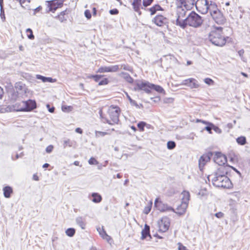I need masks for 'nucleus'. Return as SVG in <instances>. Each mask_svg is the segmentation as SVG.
Returning a JSON list of instances; mask_svg holds the SVG:
<instances>
[{
    "instance_id": "f257e3e1",
    "label": "nucleus",
    "mask_w": 250,
    "mask_h": 250,
    "mask_svg": "<svg viewBox=\"0 0 250 250\" xmlns=\"http://www.w3.org/2000/svg\"><path fill=\"white\" fill-rule=\"evenodd\" d=\"M227 168L222 167L220 169H216L215 172L208 176V180H211L212 184L216 187L225 188H231V182L227 176L230 171H228Z\"/></svg>"
},
{
    "instance_id": "f03ea898",
    "label": "nucleus",
    "mask_w": 250,
    "mask_h": 250,
    "mask_svg": "<svg viewBox=\"0 0 250 250\" xmlns=\"http://www.w3.org/2000/svg\"><path fill=\"white\" fill-rule=\"evenodd\" d=\"M223 33V28L213 26L208 35L209 40L214 45L218 46H224L229 39Z\"/></svg>"
},
{
    "instance_id": "7ed1b4c3",
    "label": "nucleus",
    "mask_w": 250,
    "mask_h": 250,
    "mask_svg": "<svg viewBox=\"0 0 250 250\" xmlns=\"http://www.w3.org/2000/svg\"><path fill=\"white\" fill-rule=\"evenodd\" d=\"M121 113V109L118 106L114 105L109 106L104 117L106 123L111 125L118 124Z\"/></svg>"
},
{
    "instance_id": "20e7f679",
    "label": "nucleus",
    "mask_w": 250,
    "mask_h": 250,
    "mask_svg": "<svg viewBox=\"0 0 250 250\" xmlns=\"http://www.w3.org/2000/svg\"><path fill=\"white\" fill-rule=\"evenodd\" d=\"M214 162L218 166L217 169H220L221 167L228 168V171H230L231 169L235 170L232 167L229 166L227 164V158L225 155L220 152L215 153L213 157Z\"/></svg>"
},
{
    "instance_id": "39448f33",
    "label": "nucleus",
    "mask_w": 250,
    "mask_h": 250,
    "mask_svg": "<svg viewBox=\"0 0 250 250\" xmlns=\"http://www.w3.org/2000/svg\"><path fill=\"white\" fill-rule=\"evenodd\" d=\"M36 106L35 101L32 100H28L26 101H21L15 105L17 110L20 111H31L35 109Z\"/></svg>"
},
{
    "instance_id": "423d86ee",
    "label": "nucleus",
    "mask_w": 250,
    "mask_h": 250,
    "mask_svg": "<svg viewBox=\"0 0 250 250\" xmlns=\"http://www.w3.org/2000/svg\"><path fill=\"white\" fill-rule=\"evenodd\" d=\"M203 22L202 18L195 12H191L187 17L186 26L188 25L191 26L197 27L201 25Z\"/></svg>"
},
{
    "instance_id": "0eeeda50",
    "label": "nucleus",
    "mask_w": 250,
    "mask_h": 250,
    "mask_svg": "<svg viewBox=\"0 0 250 250\" xmlns=\"http://www.w3.org/2000/svg\"><path fill=\"white\" fill-rule=\"evenodd\" d=\"M63 0H51L45 2L46 10L48 13H54L57 9L61 8L63 6Z\"/></svg>"
},
{
    "instance_id": "6e6552de",
    "label": "nucleus",
    "mask_w": 250,
    "mask_h": 250,
    "mask_svg": "<svg viewBox=\"0 0 250 250\" xmlns=\"http://www.w3.org/2000/svg\"><path fill=\"white\" fill-rule=\"evenodd\" d=\"M171 221L169 217L163 216L159 219L157 223L158 231L160 233L167 231L170 226Z\"/></svg>"
},
{
    "instance_id": "1a4fd4ad",
    "label": "nucleus",
    "mask_w": 250,
    "mask_h": 250,
    "mask_svg": "<svg viewBox=\"0 0 250 250\" xmlns=\"http://www.w3.org/2000/svg\"><path fill=\"white\" fill-rule=\"evenodd\" d=\"M177 8L180 10L184 9L185 10H189L192 8L194 0H176Z\"/></svg>"
},
{
    "instance_id": "9d476101",
    "label": "nucleus",
    "mask_w": 250,
    "mask_h": 250,
    "mask_svg": "<svg viewBox=\"0 0 250 250\" xmlns=\"http://www.w3.org/2000/svg\"><path fill=\"white\" fill-rule=\"evenodd\" d=\"M186 11L184 9L178 10L177 8L176 24L182 28L186 26L187 18H186Z\"/></svg>"
},
{
    "instance_id": "9b49d317",
    "label": "nucleus",
    "mask_w": 250,
    "mask_h": 250,
    "mask_svg": "<svg viewBox=\"0 0 250 250\" xmlns=\"http://www.w3.org/2000/svg\"><path fill=\"white\" fill-rule=\"evenodd\" d=\"M208 0H197L195 3L196 9L203 14L207 13L208 11Z\"/></svg>"
},
{
    "instance_id": "f8f14e48",
    "label": "nucleus",
    "mask_w": 250,
    "mask_h": 250,
    "mask_svg": "<svg viewBox=\"0 0 250 250\" xmlns=\"http://www.w3.org/2000/svg\"><path fill=\"white\" fill-rule=\"evenodd\" d=\"M151 83L148 82H140L136 83L134 89L136 91H144L147 93L151 92Z\"/></svg>"
},
{
    "instance_id": "ddd939ff",
    "label": "nucleus",
    "mask_w": 250,
    "mask_h": 250,
    "mask_svg": "<svg viewBox=\"0 0 250 250\" xmlns=\"http://www.w3.org/2000/svg\"><path fill=\"white\" fill-rule=\"evenodd\" d=\"M89 78L93 79L96 83H98L99 86L105 85L109 83V80L105 75L95 74L89 76Z\"/></svg>"
},
{
    "instance_id": "4468645a",
    "label": "nucleus",
    "mask_w": 250,
    "mask_h": 250,
    "mask_svg": "<svg viewBox=\"0 0 250 250\" xmlns=\"http://www.w3.org/2000/svg\"><path fill=\"white\" fill-rule=\"evenodd\" d=\"M182 84L187 86L191 89L198 88L200 87V84L197 80L192 78L184 80L182 82Z\"/></svg>"
},
{
    "instance_id": "2eb2a0df",
    "label": "nucleus",
    "mask_w": 250,
    "mask_h": 250,
    "mask_svg": "<svg viewBox=\"0 0 250 250\" xmlns=\"http://www.w3.org/2000/svg\"><path fill=\"white\" fill-rule=\"evenodd\" d=\"M119 70V65H114L109 66H101L97 70V73H104L108 72H115Z\"/></svg>"
},
{
    "instance_id": "dca6fc26",
    "label": "nucleus",
    "mask_w": 250,
    "mask_h": 250,
    "mask_svg": "<svg viewBox=\"0 0 250 250\" xmlns=\"http://www.w3.org/2000/svg\"><path fill=\"white\" fill-rule=\"evenodd\" d=\"M154 206L157 209L161 212H164L166 211H174V209L173 208L165 206L163 202L158 198H156L155 200Z\"/></svg>"
},
{
    "instance_id": "f3484780",
    "label": "nucleus",
    "mask_w": 250,
    "mask_h": 250,
    "mask_svg": "<svg viewBox=\"0 0 250 250\" xmlns=\"http://www.w3.org/2000/svg\"><path fill=\"white\" fill-rule=\"evenodd\" d=\"M69 14L70 10L67 8L60 12L54 18L60 22H65L69 18Z\"/></svg>"
},
{
    "instance_id": "a211bd4d",
    "label": "nucleus",
    "mask_w": 250,
    "mask_h": 250,
    "mask_svg": "<svg viewBox=\"0 0 250 250\" xmlns=\"http://www.w3.org/2000/svg\"><path fill=\"white\" fill-rule=\"evenodd\" d=\"M213 156V153L208 152L204 154L199 159V166L200 168H203L205 165L210 160V158Z\"/></svg>"
},
{
    "instance_id": "6ab92c4d",
    "label": "nucleus",
    "mask_w": 250,
    "mask_h": 250,
    "mask_svg": "<svg viewBox=\"0 0 250 250\" xmlns=\"http://www.w3.org/2000/svg\"><path fill=\"white\" fill-rule=\"evenodd\" d=\"M212 18L218 24L223 25L226 23V19L220 11H217Z\"/></svg>"
},
{
    "instance_id": "aec40b11",
    "label": "nucleus",
    "mask_w": 250,
    "mask_h": 250,
    "mask_svg": "<svg viewBox=\"0 0 250 250\" xmlns=\"http://www.w3.org/2000/svg\"><path fill=\"white\" fill-rule=\"evenodd\" d=\"M134 11L141 14L142 0H129Z\"/></svg>"
},
{
    "instance_id": "412c9836",
    "label": "nucleus",
    "mask_w": 250,
    "mask_h": 250,
    "mask_svg": "<svg viewBox=\"0 0 250 250\" xmlns=\"http://www.w3.org/2000/svg\"><path fill=\"white\" fill-rule=\"evenodd\" d=\"M166 18L162 15L156 16L153 20L154 23L159 26H162L166 24Z\"/></svg>"
},
{
    "instance_id": "4be33fe9",
    "label": "nucleus",
    "mask_w": 250,
    "mask_h": 250,
    "mask_svg": "<svg viewBox=\"0 0 250 250\" xmlns=\"http://www.w3.org/2000/svg\"><path fill=\"white\" fill-rule=\"evenodd\" d=\"M97 229L103 239L106 240L107 242L112 240V238L106 233L103 226L98 227Z\"/></svg>"
},
{
    "instance_id": "5701e85b",
    "label": "nucleus",
    "mask_w": 250,
    "mask_h": 250,
    "mask_svg": "<svg viewBox=\"0 0 250 250\" xmlns=\"http://www.w3.org/2000/svg\"><path fill=\"white\" fill-rule=\"evenodd\" d=\"M188 205L187 203H181L174 212L179 215H183L186 212Z\"/></svg>"
},
{
    "instance_id": "b1692460",
    "label": "nucleus",
    "mask_w": 250,
    "mask_h": 250,
    "mask_svg": "<svg viewBox=\"0 0 250 250\" xmlns=\"http://www.w3.org/2000/svg\"><path fill=\"white\" fill-rule=\"evenodd\" d=\"M181 203H187L188 205V202L190 198V193L188 191L184 190L180 194V196Z\"/></svg>"
},
{
    "instance_id": "393cba45",
    "label": "nucleus",
    "mask_w": 250,
    "mask_h": 250,
    "mask_svg": "<svg viewBox=\"0 0 250 250\" xmlns=\"http://www.w3.org/2000/svg\"><path fill=\"white\" fill-rule=\"evenodd\" d=\"M208 10L209 11L211 17L217 13V11H220L218 9L217 5L215 3L212 2H211L208 5Z\"/></svg>"
},
{
    "instance_id": "a878e982",
    "label": "nucleus",
    "mask_w": 250,
    "mask_h": 250,
    "mask_svg": "<svg viewBox=\"0 0 250 250\" xmlns=\"http://www.w3.org/2000/svg\"><path fill=\"white\" fill-rule=\"evenodd\" d=\"M148 11L151 15L155 14L157 11H163V9L159 4H155L151 7Z\"/></svg>"
},
{
    "instance_id": "bb28decb",
    "label": "nucleus",
    "mask_w": 250,
    "mask_h": 250,
    "mask_svg": "<svg viewBox=\"0 0 250 250\" xmlns=\"http://www.w3.org/2000/svg\"><path fill=\"white\" fill-rule=\"evenodd\" d=\"M150 235V228L149 226L146 224L144 229L142 231V238L143 239L146 238L148 236Z\"/></svg>"
},
{
    "instance_id": "cd10ccee",
    "label": "nucleus",
    "mask_w": 250,
    "mask_h": 250,
    "mask_svg": "<svg viewBox=\"0 0 250 250\" xmlns=\"http://www.w3.org/2000/svg\"><path fill=\"white\" fill-rule=\"evenodd\" d=\"M4 196L6 198H9L13 193V189L9 186H6L3 188Z\"/></svg>"
},
{
    "instance_id": "c85d7f7f",
    "label": "nucleus",
    "mask_w": 250,
    "mask_h": 250,
    "mask_svg": "<svg viewBox=\"0 0 250 250\" xmlns=\"http://www.w3.org/2000/svg\"><path fill=\"white\" fill-rule=\"evenodd\" d=\"M91 197H92V199H91L92 201L96 203H100L102 199V197L101 195L98 193H93L91 194Z\"/></svg>"
},
{
    "instance_id": "c756f323",
    "label": "nucleus",
    "mask_w": 250,
    "mask_h": 250,
    "mask_svg": "<svg viewBox=\"0 0 250 250\" xmlns=\"http://www.w3.org/2000/svg\"><path fill=\"white\" fill-rule=\"evenodd\" d=\"M76 144V142L74 141H72L70 139H67L64 140L63 143V146L64 147H70L74 146Z\"/></svg>"
},
{
    "instance_id": "7c9ffc66",
    "label": "nucleus",
    "mask_w": 250,
    "mask_h": 250,
    "mask_svg": "<svg viewBox=\"0 0 250 250\" xmlns=\"http://www.w3.org/2000/svg\"><path fill=\"white\" fill-rule=\"evenodd\" d=\"M152 206V201H150L147 203L146 206L143 209V213L145 214H148L151 211Z\"/></svg>"
},
{
    "instance_id": "2f4dec72",
    "label": "nucleus",
    "mask_w": 250,
    "mask_h": 250,
    "mask_svg": "<svg viewBox=\"0 0 250 250\" xmlns=\"http://www.w3.org/2000/svg\"><path fill=\"white\" fill-rule=\"evenodd\" d=\"M151 90H155L160 93H165V90L160 85H155L154 84L151 83Z\"/></svg>"
},
{
    "instance_id": "473e14b6",
    "label": "nucleus",
    "mask_w": 250,
    "mask_h": 250,
    "mask_svg": "<svg viewBox=\"0 0 250 250\" xmlns=\"http://www.w3.org/2000/svg\"><path fill=\"white\" fill-rule=\"evenodd\" d=\"M237 144L241 146L245 145L247 143L246 138L245 136H241L236 139Z\"/></svg>"
},
{
    "instance_id": "72a5a7b5",
    "label": "nucleus",
    "mask_w": 250,
    "mask_h": 250,
    "mask_svg": "<svg viewBox=\"0 0 250 250\" xmlns=\"http://www.w3.org/2000/svg\"><path fill=\"white\" fill-rule=\"evenodd\" d=\"M39 79L41 80L43 82H50V83H54L56 82L55 79H53L50 77H45L42 76L40 75L38 77Z\"/></svg>"
},
{
    "instance_id": "f704fd0d",
    "label": "nucleus",
    "mask_w": 250,
    "mask_h": 250,
    "mask_svg": "<svg viewBox=\"0 0 250 250\" xmlns=\"http://www.w3.org/2000/svg\"><path fill=\"white\" fill-rule=\"evenodd\" d=\"M73 107L70 105H62V110L65 112H69L72 110Z\"/></svg>"
},
{
    "instance_id": "c9c22d12",
    "label": "nucleus",
    "mask_w": 250,
    "mask_h": 250,
    "mask_svg": "<svg viewBox=\"0 0 250 250\" xmlns=\"http://www.w3.org/2000/svg\"><path fill=\"white\" fill-rule=\"evenodd\" d=\"M26 33L27 37L30 40H33L35 37L33 34V31L30 28H28L26 30Z\"/></svg>"
},
{
    "instance_id": "e433bc0d",
    "label": "nucleus",
    "mask_w": 250,
    "mask_h": 250,
    "mask_svg": "<svg viewBox=\"0 0 250 250\" xmlns=\"http://www.w3.org/2000/svg\"><path fill=\"white\" fill-rule=\"evenodd\" d=\"M20 2L22 7L25 8L27 7L30 3L31 0H16Z\"/></svg>"
},
{
    "instance_id": "4c0bfd02",
    "label": "nucleus",
    "mask_w": 250,
    "mask_h": 250,
    "mask_svg": "<svg viewBox=\"0 0 250 250\" xmlns=\"http://www.w3.org/2000/svg\"><path fill=\"white\" fill-rule=\"evenodd\" d=\"M65 233L69 237H72L75 233V230L73 228H69L66 229Z\"/></svg>"
},
{
    "instance_id": "58836bf2",
    "label": "nucleus",
    "mask_w": 250,
    "mask_h": 250,
    "mask_svg": "<svg viewBox=\"0 0 250 250\" xmlns=\"http://www.w3.org/2000/svg\"><path fill=\"white\" fill-rule=\"evenodd\" d=\"M109 133L107 132H103L100 131H96L95 132V135L97 137H103L106 135L109 134Z\"/></svg>"
},
{
    "instance_id": "ea45409f",
    "label": "nucleus",
    "mask_w": 250,
    "mask_h": 250,
    "mask_svg": "<svg viewBox=\"0 0 250 250\" xmlns=\"http://www.w3.org/2000/svg\"><path fill=\"white\" fill-rule=\"evenodd\" d=\"M146 123H145L144 122H140L138 124L137 126H138L139 130L142 132V131H144V128H145V126H146Z\"/></svg>"
},
{
    "instance_id": "a19ab883",
    "label": "nucleus",
    "mask_w": 250,
    "mask_h": 250,
    "mask_svg": "<svg viewBox=\"0 0 250 250\" xmlns=\"http://www.w3.org/2000/svg\"><path fill=\"white\" fill-rule=\"evenodd\" d=\"M88 163L91 165H97L99 164L98 161L94 157H91L89 159Z\"/></svg>"
},
{
    "instance_id": "79ce46f5",
    "label": "nucleus",
    "mask_w": 250,
    "mask_h": 250,
    "mask_svg": "<svg viewBox=\"0 0 250 250\" xmlns=\"http://www.w3.org/2000/svg\"><path fill=\"white\" fill-rule=\"evenodd\" d=\"M175 146V143L173 141H168L167 143V147L169 149H173Z\"/></svg>"
},
{
    "instance_id": "37998d69",
    "label": "nucleus",
    "mask_w": 250,
    "mask_h": 250,
    "mask_svg": "<svg viewBox=\"0 0 250 250\" xmlns=\"http://www.w3.org/2000/svg\"><path fill=\"white\" fill-rule=\"evenodd\" d=\"M204 81L206 84L209 85H213L214 83V81L209 78H205Z\"/></svg>"
},
{
    "instance_id": "c03bdc74",
    "label": "nucleus",
    "mask_w": 250,
    "mask_h": 250,
    "mask_svg": "<svg viewBox=\"0 0 250 250\" xmlns=\"http://www.w3.org/2000/svg\"><path fill=\"white\" fill-rule=\"evenodd\" d=\"M154 0H143L142 3L144 7H147L151 5Z\"/></svg>"
},
{
    "instance_id": "a18cd8bd",
    "label": "nucleus",
    "mask_w": 250,
    "mask_h": 250,
    "mask_svg": "<svg viewBox=\"0 0 250 250\" xmlns=\"http://www.w3.org/2000/svg\"><path fill=\"white\" fill-rule=\"evenodd\" d=\"M178 250H187V248L184 246L181 243L179 242L177 244Z\"/></svg>"
},
{
    "instance_id": "49530a36",
    "label": "nucleus",
    "mask_w": 250,
    "mask_h": 250,
    "mask_svg": "<svg viewBox=\"0 0 250 250\" xmlns=\"http://www.w3.org/2000/svg\"><path fill=\"white\" fill-rule=\"evenodd\" d=\"M54 149V146L53 145H49L47 146L45 149L46 152L48 153H51Z\"/></svg>"
},
{
    "instance_id": "de8ad7c7",
    "label": "nucleus",
    "mask_w": 250,
    "mask_h": 250,
    "mask_svg": "<svg viewBox=\"0 0 250 250\" xmlns=\"http://www.w3.org/2000/svg\"><path fill=\"white\" fill-rule=\"evenodd\" d=\"M0 16L2 20L3 21H4L5 20V17L4 14V11L3 7L0 8Z\"/></svg>"
},
{
    "instance_id": "09e8293b",
    "label": "nucleus",
    "mask_w": 250,
    "mask_h": 250,
    "mask_svg": "<svg viewBox=\"0 0 250 250\" xmlns=\"http://www.w3.org/2000/svg\"><path fill=\"white\" fill-rule=\"evenodd\" d=\"M196 123H201L204 125H212V124L211 123H210L208 122H207L206 121H204V120H200V119H196Z\"/></svg>"
},
{
    "instance_id": "8fccbe9b",
    "label": "nucleus",
    "mask_w": 250,
    "mask_h": 250,
    "mask_svg": "<svg viewBox=\"0 0 250 250\" xmlns=\"http://www.w3.org/2000/svg\"><path fill=\"white\" fill-rule=\"evenodd\" d=\"M84 15L87 19H90L91 18V12L89 10H86L84 11Z\"/></svg>"
},
{
    "instance_id": "3c124183",
    "label": "nucleus",
    "mask_w": 250,
    "mask_h": 250,
    "mask_svg": "<svg viewBox=\"0 0 250 250\" xmlns=\"http://www.w3.org/2000/svg\"><path fill=\"white\" fill-rule=\"evenodd\" d=\"M109 13L111 15H117L119 13V10L117 9H113L109 11Z\"/></svg>"
},
{
    "instance_id": "603ef678",
    "label": "nucleus",
    "mask_w": 250,
    "mask_h": 250,
    "mask_svg": "<svg viewBox=\"0 0 250 250\" xmlns=\"http://www.w3.org/2000/svg\"><path fill=\"white\" fill-rule=\"evenodd\" d=\"M215 216L218 218H223L224 216V214L222 212H218L215 214Z\"/></svg>"
},
{
    "instance_id": "864d4df0",
    "label": "nucleus",
    "mask_w": 250,
    "mask_h": 250,
    "mask_svg": "<svg viewBox=\"0 0 250 250\" xmlns=\"http://www.w3.org/2000/svg\"><path fill=\"white\" fill-rule=\"evenodd\" d=\"M46 107H47L48 109V111L50 112V113H53L54 112V110H55V107L52 106L51 107H50V105L49 104H47L46 105Z\"/></svg>"
},
{
    "instance_id": "5fc2aeb1",
    "label": "nucleus",
    "mask_w": 250,
    "mask_h": 250,
    "mask_svg": "<svg viewBox=\"0 0 250 250\" xmlns=\"http://www.w3.org/2000/svg\"><path fill=\"white\" fill-rule=\"evenodd\" d=\"M122 67H123V69L124 70L129 71H132V68L128 65H122Z\"/></svg>"
},
{
    "instance_id": "6e6d98bb",
    "label": "nucleus",
    "mask_w": 250,
    "mask_h": 250,
    "mask_svg": "<svg viewBox=\"0 0 250 250\" xmlns=\"http://www.w3.org/2000/svg\"><path fill=\"white\" fill-rule=\"evenodd\" d=\"M79 226L83 229H85V223L81 221H80L79 223Z\"/></svg>"
},
{
    "instance_id": "4d7b16f0",
    "label": "nucleus",
    "mask_w": 250,
    "mask_h": 250,
    "mask_svg": "<svg viewBox=\"0 0 250 250\" xmlns=\"http://www.w3.org/2000/svg\"><path fill=\"white\" fill-rule=\"evenodd\" d=\"M125 78L129 83H132L133 82V79L128 74L126 76Z\"/></svg>"
},
{
    "instance_id": "13d9d810",
    "label": "nucleus",
    "mask_w": 250,
    "mask_h": 250,
    "mask_svg": "<svg viewBox=\"0 0 250 250\" xmlns=\"http://www.w3.org/2000/svg\"><path fill=\"white\" fill-rule=\"evenodd\" d=\"M238 53L241 58H243L245 53V51L244 49H241L238 51Z\"/></svg>"
},
{
    "instance_id": "bf43d9fd",
    "label": "nucleus",
    "mask_w": 250,
    "mask_h": 250,
    "mask_svg": "<svg viewBox=\"0 0 250 250\" xmlns=\"http://www.w3.org/2000/svg\"><path fill=\"white\" fill-rule=\"evenodd\" d=\"M75 131L77 132V133H78L79 134H82L83 132V131L82 130V129H81V128L80 127H77L75 129Z\"/></svg>"
},
{
    "instance_id": "052dcab7",
    "label": "nucleus",
    "mask_w": 250,
    "mask_h": 250,
    "mask_svg": "<svg viewBox=\"0 0 250 250\" xmlns=\"http://www.w3.org/2000/svg\"><path fill=\"white\" fill-rule=\"evenodd\" d=\"M33 179L35 181H39V178L37 174H35L33 175Z\"/></svg>"
},
{
    "instance_id": "680f3d73",
    "label": "nucleus",
    "mask_w": 250,
    "mask_h": 250,
    "mask_svg": "<svg viewBox=\"0 0 250 250\" xmlns=\"http://www.w3.org/2000/svg\"><path fill=\"white\" fill-rule=\"evenodd\" d=\"M3 89L0 86V99H1L3 96Z\"/></svg>"
},
{
    "instance_id": "e2e57ef3",
    "label": "nucleus",
    "mask_w": 250,
    "mask_h": 250,
    "mask_svg": "<svg viewBox=\"0 0 250 250\" xmlns=\"http://www.w3.org/2000/svg\"><path fill=\"white\" fill-rule=\"evenodd\" d=\"M92 12H93V15L94 16H96V14H97V10H96V8L95 7H93L92 8Z\"/></svg>"
},
{
    "instance_id": "0e129e2a",
    "label": "nucleus",
    "mask_w": 250,
    "mask_h": 250,
    "mask_svg": "<svg viewBox=\"0 0 250 250\" xmlns=\"http://www.w3.org/2000/svg\"><path fill=\"white\" fill-rule=\"evenodd\" d=\"M205 129H206V130H207L209 132H210V133L211 132V127H210V126H206L205 127Z\"/></svg>"
},
{
    "instance_id": "69168bd1",
    "label": "nucleus",
    "mask_w": 250,
    "mask_h": 250,
    "mask_svg": "<svg viewBox=\"0 0 250 250\" xmlns=\"http://www.w3.org/2000/svg\"><path fill=\"white\" fill-rule=\"evenodd\" d=\"M74 165L76 166H80V162L78 161H76L74 162Z\"/></svg>"
},
{
    "instance_id": "338daca9",
    "label": "nucleus",
    "mask_w": 250,
    "mask_h": 250,
    "mask_svg": "<svg viewBox=\"0 0 250 250\" xmlns=\"http://www.w3.org/2000/svg\"><path fill=\"white\" fill-rule=\"evenodd\" d=\"M241 74L242 75H243L244 77H246V78H248V74H246V73H244V72H242L241 73Z\"/></svg>"
},
{
    "instance_id": "774afa93",
    "label": "nucleus",
    "mask_w": 250,
    "mask_h": 250,
    "mask_svg": "<svg viewBox=\"0 0 250 250\" xmlns=\"http://www.w3.org/2000/svg\"><path fill=\"white\" fill-rule=\"evenodd\" d=\"M127 97L130 102H132L133 101L132 99L130 97V96L128 94H127Z\"/></svg>"
}]
</instances>
